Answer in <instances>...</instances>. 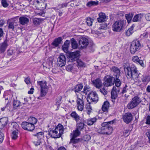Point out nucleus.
Instances as JSON below:
<instances>
[{"label":"nucleus","mask_w":150,"mask_h":150,"mask_svg":"<svg viewBox=\"0 0 150 150\" xmlns=\"http://www.w3.org/2000/svg\"><path fill=\"white\" fill-rule=\"evenodd\" d=\"M124 68L127 79H132L136 81L138 80L139 73L135 66L131 65L129 66L128 63H126L124 64Z\"/></svg>","instance_id":"nucleus-1"},{"label":"nucleus","mask_w":150,"mask_h":150,"mask_svg":"<svg viewBox=\"0 0 150 150\" xmlns=\"http://www.w3.org/2000/svg\"><path fill=\"white\" fill-rule=\"evenodd\" d=\"M113 123V120L103 123L101 124L102 127L98 130V132L102 134H110L113 131L111 125Z\"/></svg>","instance_id":"nucleus-2"},{"label":"nucleus","mask_w":150,"mask_h":150,"mask_svg":"<svg viewBox=\"0 0 150 150\" xmlns=\"http://www.w3.org/2000/svg\"><path fill=\"white\" fill-rule=\"evenodd\" d=\"M63 126L59 124L55 127L54 130L50 129L48 131V134L52 138H59L63 134Z\"/></svg>","instance_id":"nucleus-3"},{"label":"nucleus","mask_w":150,"mask_h":150,"mask_svg":"<svg viewBox=\"0 0 150 150\" xmlns=\"http://www.w3.org/2000/svg\"><path fill=\"white\" fill-rule=\"evenodd\" d=\"M142 47L140 42L138 40L133 41L131 43L130 47V51L132 54H134L139 50Z\"/></svg>","instance_id":"nucleus-4"},{"label":"nucleus","mask_w":150,"mask_h":150,"mask_svg":"<svg viewBox=\"0 0 150 150\" xmlns=\"http://www.w3.org/2000/svg\"><path fill=\"white\" fill-rule=\"evenodd\" d=\"M125 21L120 20L116 21L112 25V30L114 31H120L125 25Z\"/></svg>","instance_id":"nucleus-5"},{"label":"nucleus","mask_w":150,"mask_h":150,"mask_svg":"<svg viewBox=\"0 0 150 150\" xmlns=\"http://www.w3.org/2000/svg\"><path fill=\"white\" fill-rule=\"evenodd\" d=\"M83 95L78 93L77 95V100L76 101L77 108L79 110L82 111L84 108V101L83 100Z\"/></svg>","instance_id":"nucleus-6"},{"label":"nucleus","mask_w":150,"mask_h":150,"mask_svg":"<svg viewBox=\"0 0 150 150\" xmlns=\"http://www.w3.org/2000/svg\"><path fill=\"white\" fill-rule=\"evenodd\" d=\"M98 98L96 92L92 91L88 94L87 98V101L90 100L91 102L96 103L98 100Z\"/></svg>","instance_id":"nucleus-7"},{"label":"nucleus","mask_w":150,"mask_h":150,"mask_svg":"<svg viewBox=\"0 0 150 150\" xmlns=\"http://www.w3.org/2000/svg\"><path fill=\"white\" fill-rule=\"evenodd\" d=\"M114 77L110 76H107L104 78V82L103 85L104 86L108 87L112 86L114 84V83L112 82L113 81Z\"/></svg>","instance_id":"nucleus-8"},{"label":"nucleus","mask_w":150,"mask_h":150,"mask_svg":"<svg viewBox=\"0 0 150 150\" xmlns=\"http://www.w3.org/2000/svg\"><path fill=\"white\" fill-rule=\"evenodd\" d=\"M8 24V28L9 29H11L12 30H14L15 27L18 25V20L16 18H13L9 20L7 22Z\"/></svg>","instance_id":"nucleus-9"},{"label":"nucleus","mask_w":150,"mask_h":150,"mask_svg":"<svg viewBox=\"0 0 150 150\" xmlns=\"http://www.w3.org/2000/svg\"><path fill=\"white\" fill-rule=\"evenodd\" d=\"M122 118L125 122L129 124L133 120V115L130 112L126 113L122 115Z\"/></svg>","instance_id":"nucleus-10"},{"label":"nucleus","mask_w":150,"mask_h":150,"mask_svg":"<svg viewBox=\"0 0 150 150\" xmlns=\"http://www.w3.org/2000/svg\"><path fill=\"white\" fill-rule=\"evenodd\" d=\"M21 126L22 128L24 130L29 131H32L34 130L35 128L34 125L27 122H23L22 123Z\"/></svg>","instance_id":"nucleus-11"},{"label":"nucleus","mask_w":150,"mask_h":150,"mask_svg":"<svg viewBox=\"0 0 150 150\" xmlns=\"http://www.w3.org/2000/svg\"><path fill=\"white\" fill-rule=\"evenodd\" d=\"M57 65L59 67H62L65 65L66 64V58L63 54H60L59 57L57 58Z\"/></svg>","instance_id":"nucleus-12"},{"label":"nucleus","mask_w":150,"mask_h":150,"mask_svg":"<svg viewBox=\"0 0 150 150\" xmlns=\"http://www.w3.org/2000/svg\"><path fill=\"white\" fill-rule=\"evenodd\" d=\"M80 52L79 51L70 53L69 57V59L71 62L77 60L78 57L79 56Z\"/></svg>","instance_id":"nucleus-13"},{"label":"nucleus","mask_w":150,"mask_h":150,"mask_svg":"<svg viewBox=\"0 0 150 150\" xmlns=\"http://www.w3.org/2000/svg\"><path fill=\"white\" fill-rule=\"evenodd\" d=\"M119 88H117L115 86H113L111 92V98L112 99H115L117 97L120 92Z\"/></svg>","instance_id":"nucleus-14"},{"label":"nucleus","mask_w":150,"mask_h":150,"mask_svg":"<svg viewBox=\"0 0 150 150\" xmlns=\"http://www.w3.org/2000/svg\"><path fill=\"white\" fill-rule=\"evenodd\" d=\"M79 43L81 47H86L88 44V40L85 38L82 37L79 40Z\"/></svg>","instance_id":"nucleus-15"},{"label":"nucleus","mask_w":150,"mask_h":150,"mask_svg":"<svg viewBox=\"0 0 150 150\" xmlns=\"http://www.w3.org/2000/svg\"><path fill=\"white\" fill-rule=\"evenodd\" d=\"M16 127L15 129L17 130H14L12 132L11 137L13 139H16L18 137V125L16 123H15L13 125V127L14 126Z\"/></svg>","instance_id":"nucleus-16"},{"label":"nucleus","mask_w":150,"mask_h":150,"mask_svg":"<svg viewBox=\"0 0 150 150\" xmlns=\"http://www.w3.org/2000/svg\"><path fill=\"white\" fill-rule=\"evenodd\" d=\"M92 82L94 86L97 88H100L103 86V83L99 78L92 81Z\"/></svg>","instance_id":"nucleus-17"},{"label":"nucleus","mask_w":150,"mask_h":150,"mask_svg":"<svg viewBox=\"0 0 150 150\" xmlns=\"http://www.w3.org/2000/svg\"><path fill=\"white\" fill-rule=\"evenodd\" d=\"M8 45V40L6 39L2 43L0 44V52L3 53L6 50Z\"/></svg>","instance_id":"nucleus-18"},{"label":"nucleus","mask_w":150,"mask_h":150,"mask_svg":"<svg viewBox=\"0 0 150 150\" xmlns=\"http://www.w3.org/2000/svg\"><path fill=\"white\" fill-rule=\"evenodd\" d=\"M29 21V19L25 16H22L19 18V23L23 25L27 24Z\"/></svg>","instance_id":"nucleus-19"},{"label":"nucleus","mask_w":150,"mask_h":150,"mask_svg":"<svg viewBox=\"0 0 150 150\" xmlns=\"http://www.w3.org/2000/svg\"><path fill=\"white\" fill-rule=\"evenodd\" d=\"M62 41V38L59 37L55 38L52 43V45L54 47H57L61 44Z\"/></svg>","instance_id":"nucleus-20"},{"label":"nucleus","mask_w":150,"mask_h":150,"mask_svg":"<svg viewBox=\"0 0 150 150\" xmlns=\"http://www.w3.org/2000/svg\"><path fill=\"white\" fill-rule=\"evenodd\" d=\"M83 85L81 84H78L75 86L74 87L73 90L75 92L76 95L77 96V95L78 94H81L79 92L83 88Z\"/></svg>","instance_id":"nucleus-21"},{"label":"nucleus","mask_w":150,"mask_h":150,"mask_svg":"<svg viewBox=\"0 0 150 150\" xmlns=\"http://www.w3.org/2000/svg\"><path fill=\"white\" fill-rule=\"evenodd\" d=\"M70 116L72 118L74 119L77 123L81 121V118L75 111L72 112L70 114Z\"/></svg>","instance_id":"nucleus-22"},{"label":"nucleus","mask_w":150,"mask_h":150,"mask_svg":"<svg viewBox=\"0 0 150 150\" xmlns=\"http://www.w3.org/2000/svg\"><path fill=\"white\" fill-rule=\"evenodd\" d=\"M8 122V118L7 117H4L0 119V123L1 125V128H3L7 124Z\"/></svg>","instance_id":"nucleus-23"},{"label":"nucleus","mask_w":150,"mask_h":150,"mask_svg":"<svg viewBox=\"0 0 150 150\" xmlns=\"http://www.w3.org/2000/svg\"><path fill=\"white\" fill-rule=\"evenodd\" d=\"M70 43V41L69 40H66L64 42V45L62 46V50L66 53L68 52Z\"/></svg>","instance_id":"nucleus-24"},{"label":"nucleus","mask_w":150,"mask_h":150,"mask_svg":"<svg viewBox=\"0 0 150 150\" xmlns=\"http://www.w3.org/2000/svg\"><path fill=\"white\" fill-rule=\"evenodd\" d=\"M99 17L97 18L98 22L101 23L105 21L106 16L104 13H100L99 14Z\"/></svg>","instance_id":"nucleus-25"},{"label":"nucleus","mask_w":150,"mask_h":150,"mask_svg":"<svg viewBox=\"0 0 150 150\" xmlns=\"http://www.w3.org/2000/svg\"><path fill=\"white\" fill-rule=\"evenodd\" d=\"M109 102L108 101H105L102 106V111L103 112H107L109 107Z\"/></svg>","instance_id":"nucleus-26"},{"label":"nucleus","mask_w":150,"mask_h":150,"mask_svg":"<svg viewBox=\"0 0 150 150\" xmlns=\"http://www.w3.org/2000/svg\"><path fill=\"white\" fill-rule=\"evenodd\" d=\"M143 16V15L140 13L136 14L134 17L132 21L133 22L140 21Z\"/></svg>","instance_id":"nucleus-27"},{"label":"nucleus","mask_w":150,"mask_h":150,"mask_svg":"<svg viewBox=\"0 0 150 150\" xmlns=\"http://www.w3.org/2000/svg\"><path fill=\"white\" fill-rule=\"evenodd\" d=\"M111 70L116 74L115 77H118L119 76L120 71L119 69L117 67H112Z\"/></svg>","instance_id":"nucleus-28"},{"label":"nucleus","mask_w":150,"mask_h":150,"mask_svg":"<svg viewBox=\"0 0 150 150\" xmlns=\"http://www.w3.org/2000/svg\"><path fill=\"white\" fill-rule=\"evenodd\" d=\"M135 105L137 106L141 102V100L140 98L137 96H135L132 98L131 100Z\"/></svg>","instance_id":"nucleus-29"},{"label":"nucleus","mask_w":150,"mask_h":150,"mask_svg":"<svg viewBox=\"0 0 150 150\" xmlns=\"http://www.w3.org/2000/svg\"><path fill=\"white\" fill-rule=\"evenodd\" d=\"M134 26L135 25H133L130 28L128 29L125 33V35L126 36H129L133 33L134 32L133 29Z\"/></svg>","instance_id":"nucleus-30"},{"label":"nucleus","mask_w":150,"mask_h":150,"mask_svg":"<svg viewBox=\"0 0 150 150\" xmlns=\"http://www.w3.org/2000/svg\"><path fill=\"white\" fill-rule=\"evenodd\" d=\"M78 129L76 128L75 130L73 131V133L71 134V135L73 138H76L79 136L80 134V131Z\"/></svg>","instance_id":"nucleus-31"},{"label":"nucleus","mask_w":150,"mask_h":150,"mask_svg":"<svg viewBox=\"0 0 150 150\" xmlns=\"http://www.w3.org/2000/svg\"><path fill=\"white\" fill-rule=\"evenodd\" d=\"M53 61L52 58L47 59L46 67L50 69L53 67Z\"/></svg>","instance_id":"nucleus-32"},{"label":"nucleus","mask_w":150,"mask_h":150,"mask_svg":"<svg viewBox=\"0 0 150 150\" xmlns=\"http://www.w3.org/2000/svg\"><path fill=\"white\" fill-rule=\"evenodd\" d=\"M38 84L39 85L41 89L47 88V86L46 85V82L45 81H40L37 82Z\"/></svg>","instance_id":"nucleus-33"},{"label":"nucleus","mask_w":150,"mask_h":150,"mask_svg":"<svg viewBox=\"0 0 150 150\" xmlns=\"http://www.w3.org/2000/svg\"><path fill=\"white\" fill-rule=\"evenodd\" d=\"M21 105L20 102L17 100H14L13 102V108L15 109H16L18 108Z\"/></svg>","instance_id":"nucleus-34"},{"label":"nucleus","mask_w":150,"mask_h":150,"mask_svg":"<svg viewBox=\"0 0 150 150\" xmlns=\"http://www.w3.org/2000/svg\"><path fill=\"white\" fill-rule=\"evenodd\" d=\"M97 119L95 117L88 119L86 121V123L88 125H93L95 122H96Z\"/></svg>","instance_id":"nucleus-35"},{"label":"nucleus","mask_w":150,"mask_h":150,"mask_svg":"<svg viewBox=\"0 0 150 150\" xmlns=\"http://www.w3.org/2000/svg\"><path fill=\"white\" fill-rule=\"evenodd\" d=\"M119 77H115L114 78V81L115 83V85L117 88H119L120 86L121 82L120 80L119 79Z\"/></svg>","instance_id":"nucleus-36"},{"label":"nucleus","mask_w":150,"mask_h":150,"mask_svg":"<svg viewBox=\"0 0 150 150\" xmlns=\"http://www.w3.org/2000/svg\"><path fill=\"white\" fill-rule=\"evenodd\" d=\"M133 13H129L126 14L125 15L127 21L128 23H129L132 21V18L133 16Z\"/></svg>","instance_id":"nucleus-37"},{"label":"nucleus","mask_w":150,"mask_h":150,"mask_svg":"<svg viewBox=\"0 0 150 150\" xmlns=\"http://www.w3.org/2000/svg\"><path fill=\"white\" fill-rule=\"evenodd\" d=\"M80 122L79 123H77L76 128L80 130H81L83 129L84 125V123L82 122V121L81 120Z\"/></svg>","instance_id":"nucleus-38"},{"label":"nucleus","mask_w":150,"mask_h":150,"mask_svg":"<svg viewBox=\"0 0 150 150\" xmlns=\"http://www.w3.org/2000/svg\"><path fill=\"white\" fill-rule=\"evenodd\" d=\"M98 1H89L87 4L86 5L88 7H91L92 6H96L98 4Z\"/></svg>","instance_id":"nucleus-39"},{"label":"nucleus","mask_w":150,"mask_h":150,"mask_svg":"<svg viewBox=\"0 0 150 150\" xmlns=\"http://www.w3.org/2000/svg\"><path fill=\"white\" fill-rule=\"evenodd\" d=\"M71 41L72 47L74 49H76L78 45L74 39L72 38L71 39Z\"/></svg>","instance_id":"nucleus-40"},{"label":"nucleus","mask_w":150,"mask_h":150,"mask_svg":"<svg viewBox=\"0 0 150 150\" xmlns=\"http://www.w3.org/2000/svg\"><path fill=\"white\" fill-rule=\"evenodd\" d=\"M137 106L135 105V103L132 102L131 100L128 103L127 105V108L132 109L135 108Z\"/></svg>","instance_id":"nucleus-41"},{"label":"nucleus","mask_w":150,"mask_h":150,"mask_svg":"<svg viewBox=\"0 0 150 150\" xmlns=\"http://www.w3.org/2000/svg\"><path fill=\"white\" fill-rule=\"evenodd\" d=\"M29 120L30 123L33 125L37 122L38 121L37 119L33 117H30L29 119Z\"/></svg>","instance_id":"nucleus-42"},{"label":"nucleus","mask_w":150,"mask_h":150,"mask_svg":"<svg viewBox=\"0 0 150 150\" xmlns=\"http://www.w3.org/2000/svg\"><path fill=\"white\" fill-rule=\"evenodd\" d=\"M86 20L87 24L88 26H90L92 25L93 19L88 17L86 18Z\"/></svg>","instance_id":"nucleus-43"},{"label":"nucleus","mask_w":150,"mask_h":150,"mask_svg":"<svg viewBox=\"0 0 150 150\" xmlns=\"http://www.w3.org/2000/svg\"><path fill=\"white\" fill-rule=\"evenodd\" d=\"M44 134L43 132H40L37 133L36 134H35V136H37L38 139H43L42 138L43 137V135Z\"/></svg>","instance_id":"nucleus-44"},{"label":"nucleus","mask_w":150,"mask_h":150,"mask_svg":"<svg viewBox=\"0 0 150 150\" xmlns=\"http://www.w3.org/2000/svg\"><path fill=\"white\" fill-rule=\"evenodd\" d=\"M62 99V97H59L57 98L55 104V105L57 106V109L59 108V105L61 104V101Z\"/></svg>","instance_id":"nucleus-45"},{"label":"nucleus","mask_w":150,"mask_h":150,"mask_svg":"<svg viewBox=\"0 0 150 150\" xmlns=\"http://www.w3.org/2000/svg\"><path fill=\"white\" fill-rule=\"evenodd\" d=\"M83 90V91H82V92L86 95L90 91V88L89 87L86 86L84 87Z\"/></svg>","instance_id":"nucleus-46"},{"label":"nucleus","mask_w":150,"mask_h":150,"mask_svg":"<svg viewBox=\"0 0 150 150\" xmlns=\"http://www.w3.org/2000/svg\"><path fill=\"white\" fill-rule=\"evenodd\" d=\"M8 0H2L1 4L2 6L4 7H7L8 6Z\"/></svg>","instance_id":"nucleus-47"},{"label":"nucleus","mask_w":150,"mask_h":150,"mask_svg":"<svg viewBox=\"0 0 150 150\" xmlns=\"http://www.w3.org/2000/svg\"><path fill=\"white\" fill-rule=\"evenodd\" d=\"M76 62L78 66L79 67H83L85 65V63L80 59H78L76 61Z\"/></svg>","instance_id":"nucleus-48"},{"label":"nucleus","mask_w":150,"mask_h":150,"mask_svg":"<svg viewBox=\"0 0 150 150\" xmlns=\"http://www.w3.org/2000/svg\"><path fill=\"white\" fill-rule=\"evenodd\" d=\"M91 137L90 135L87 134L83 136L82 138L83 140L85 141H88L91 139Z\"/></svg>","instance_id":"nucleus-49"},{"label":"nucleus","mask_w":150,"mask_h":150,"mask_svg":"<svg viewBox=\"0 0 150 150\" xmlns=\"http://www.w3.org/2000/svg\"><path fill=\"white\" fill-rule=\"evenodd\" d=\"M99 89V91L103 95H105L107 93V91L105 89L104 87L103 88H98Z\"/></svg>","instance_id":"nucleus-50"},{"label":"nucleus","mask_w":150,"mask_h":150,"mask_svg":"<svg viewBox=\"0 0 150 150\" xmlns=\"http://www.w3.org/2000/svg\"><path fill=\"white\" fill-rule=\"evenodd\" d=\"M75 138H73L72 137L71 140V142L74 144H76L78 143L80 141L79 139H75Z\"/></svg>","instance_id":"nucleus-51"},{"label":"nucleus","mask_w":150,"mask_h":150,"mask_svg":"<svg viewBox=\"0 0 150 150\" xmlns=\"http://www.w3.org/2000/svg\"><path fill=\"white\" fill-rule=\"evenodd\" d=\"M148 33L147 32H145L144 33L142 34L140 36V38L142 39H145L148 38Z\"/></svg>","instance_id":"nucleus-52"},{"label":"nucleus","mask_w":150,"mask_h":150,"mask_svg":"<svg viewBox=\"0 0 150 150\" xmlns=\"http://www.w3.org/2000/svg\"><path fill=\"white\" fill-rule=\"evenodd\" d=\"M42 140V139H38V141H34L33 143L35 146H38V145H40L41 143Z\"/></svg>","instance_id":"nucleus-53"},{"label":"nucleus","mask_w":150,"mask_h":150,"mask_svg":"<svg viewBox=\"0 0 150 150\" xmlns=\"http://www.w3.org/2000/svg\"><path fill=\"white\" fill-rule=\"evenodd\" d=\"M34 23L35 25H38L40 24V20L38 18H35L33 19Z\"/></svg>","instance_id":"nucleus-54"},{"label":"nucleus","mask_w":150,"mask_h":150,"mask_svg":"<svg viewBox=\"0 0 150 150\" xmlns=\"http://www.w3.org/2000/svg\"><path fill=\"white\" fill-rule=\"evenodd\" d=\"M45 89H41V96L42 97L45 96L46 93V91Z\"/></svg>","instance_id":"nucleus-55"},{"label":"nucleus","mask_w":150,"mask_h":150,"mask_svg":"<svg viewBox=\"0 0 150 150\" xmlns=\"http://www.w3.org/2000/svg\"><path fill=\"white\" fill-rule=\"evenodd\" d=\"M142 81L143 82H148L149 80L148 79V76H143L142 79Z\"/></svg>","instance_id":"nucleus-56"},{"label":"nucleus","mask_w":150,"mask_h":150,"mask_svg":"<svg viewBox=\"0 0 150 150\" xmlns=\"http://www.w3.org/2000/svg\"><path fill=\"white\" fill-rule=\"evenodd\" d=\"M4 137V134L2 132H0V143L3 141Z\"/></svg>","instance_id":"nucleus-57"},{"label":"nucleus","mask_w":150,"mask_h":150,"mask_svg":"<svg viewBox=\"0 0 150 150\" xmlns=\"http://www.w3.org/2000/svg\"><path fill=\"white\" fill-rule=\"evenodd\" d=\"M139 59V57L137 56L133 57L132 59V60L134 62H137Z\"/></svg>","instance_id":"nucleus-58"},{"label":"nucleus","mask_w":150,"mask_h":150,"mask_svg":"<svg viewBox=\"0 0 150 150\" xmlns=\"http://www.w3.org/2000/svg\"><path fill=\"white\" fill-rule=\"evenodd\" d=\"M73 69V66L71 64H69L66 67V70L68 71H70Z\"/></svg>","instance_id":"nucleus-59"},{"label":"nucleus","mask_w":150,"mask_h":150,"mask_svg":"<svg viewBox=\"0 0 150 150\" xmlns=\"http://www.w3.org/2000/svg\"><path fill=\"white\" fill-rule=\"evenodd\" d=\"M127 86L126 85L123 88L122 93H124L127 92L128 90V88H127Z\"/></svg>","instance_id":"nucleus-60"},{"label":"nucleus","mask_w":150,"mask_h":150,"mask_svg":"<svg viewBox=\"0 0 150 150\" xmlns=\"http://www.w3.org/2000/svg\"><path fill=\"white\" fill-rule=\"evenodd\" d=\"M24 81L27 84H29L31 83L30 78L29 77L26 78L24 80Z\"/></svg>","instance_id":"nucleus-61"},{"label":"nucleus","mask_w":150,"mask_h":150,"mask_svg":"<svg viewBox=\"0 0 150 150\" xmlns=\"http://www.w3.org/2000/svg\"><path fill=\"white\" fill-rule=\"evenodd\" d=\"M145 18L147 21H150V13L147 14L145 15Z\"/></svg>","instance_id":"nucleus-62"},{"label":"nucleus","mask_w":150,"mask_h":150,"mask_svg":"<svg viewBox=\"0 0 150 150\" xmlns=\"http://www.w3.org/2000/svg\"><path fill=\"white\" fill-rule=\"evenodd\" d=\"M67 6V4L64 3L59 6V7L60 8H62L64 7H66Z\"/></svg>","instance_id":"nucleus-63"},{"label":"nucleus","mask_w":150,"mask_h":150,"mask_svg":"<svg viewBox=\"0 0 150 150\" xmlns=\"http://www.w3.org/2000/svg\"><path fill=\"white\" fill-rule=\"evenodd\" d=\"M146 124H150V116L148 115L147 117V118L146 120Z\"/></svg>","instance_id":"nucleus-64"}]
</instances>
